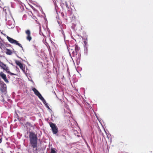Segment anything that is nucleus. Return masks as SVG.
<instances>
[{
  "mask_svg": "<svg viewBox=\"0 0 153 153\" xmlns=\"http://www.w3.org/2000/svg\"><path fill=\"white\" fill-rule=\"evenodd\" d=\"M0 76L3 79L6 77V75L2 72H0Z\"/></svg>",
  "mask_w": 153,
  "mask_h": 153,
  "instance_id": "nucleus-12",
  "label": "nucleus"
},
{
  "mask_svg": "<svg viewBox=\"0 0 153 153\" xmlns=\"http://www.w3.org/2000/svg\"><path fill=\"white\" fill-rule=\"evenodd\" d=\"M65 3H66V7H67V6H68V5H67V2H65Z\"/></svg>",
  "mask_w": 153,
  "mask_h": 153,
  "instance_id": "nucleus-25",
  "label": "nucleus"
},
{
  "mask_svg": "<svg viewBox=\"0 0 153 153\" xmlns=\"http://www.w3.org/2000/svg\"><path fill=\"white\" fill-rule=\"evenodd\" d=\"M84 47H87V42L85 41H84Z\"/></svg>",
  "mask_w": 153,
  "mask_h": 153,
  "instance_id": "nucleus-17",
  "label": "nucleus"
},
{
  "mask_svg": "<svg viewBox=\"0 0 153 153\" xmlns=\"http://www.w3.org/2000/svg\"><path fill=\"white\" fill-rule=\"evenodd\" d=\"M75 55H76L79 50V48L77 45H76L75 47Z\"/></svg>",
  "mask_w": 153,
  "mask_h": 153,
  "instance_id": "nucleus-9",
  "label": "nucleus"
},
{
  "mask_svg": "<svg viewBox=\"0 0 153 153\" xmlns=\"http://www.w3.org/2000/svg\"><path fill=\"white\" fill-rule=\"evenodd\" d=\"M84 54L86 55L88 54V48L87 47H84Z\"/></svg>",
  "mask_w": 153,
  "mask_h": 153,
  "instance_id": "nucleus-11",
  "label": "nucleus"
},
{
  "mask_svg": "<svg viewBox=\"0 0 153 153\" xmlns=\"http://www.w3.org/2000/svg\"><path fill=\"white\" fill-rule=\"evenodd\" d=\"M29 138L30 144L31 146L35 149V151L37 150L38 138L36 134L33 132H29Z\"/></svg>",
  "mask_w": 153,
  "mask_h": 153,
  "instance_id": "nucleus-1",
  "label": "nucleus"
},
{
  "mask_svg": "<svg viewBox=\"0 0 153 153\" xmlns=\"http://www.w3.org/2000/svg\"><path fill=\"white\" fill-rule=\"evenodd\" d=\"M75 51L74 52V51H73L72 52V53L73 54V55H75Z\"/></svg>",
  "mask_w": 153,
  "mask_h": 153,
  "instance_id": "nucleus-21",
  "label": "nucleus"
},
{
  "mask_svg": "<svg viewBox=\"0 0 153 153\" xmlns=\"http://www.w3.org/2000/svg\"><path fill=\"white\" fill-rule=\"evenodd\" d=\"M40 99L42 100V101L43 102V103L45 104V105L47 104V103H46V102L45 100V99H44V98L42 97Z\"/></svg>",
  "mask_w": 153,
  "mask_h": 153,
  "instance_id": "nucleus-13",
  "label": "nucleus"
},
{
  "mask_svg": "<svg viewBox=\"0 0 153 153\" xmlns=\"http://www.w3.org/2000/svg\"><path fill=\"white\" fill-rule=\"evenodd\" d=\"M7 39L9 42L11 43L17 45H18L20 47L22 48V49L23 50V48L21 44L19 43L17 41L15 40L13 38L8 36H7Z\"/></svg>",
  "mask_w": 153,
  "mask_h": 153,
  "instance_id": "nucleus-2",
  "label": "nucleus"
},
{
  "mask_svg": "<svg viewBox=\"0 0 153 153\" xmlns=\"http://www.w3.org/2000/svg\"><path fill=\"white\" fill-rule=\"evenodd\" d=\"M0 66L4 70H5L7 72L9 70L8 67L6 65L4 64L2 62L0 61Z\"/></svg>",
  "mask_w": 153,
  "mask_h": 153,
  "instance_id": "nucleus-7",
  "label": "nucleus"
},
{
  "mask_svg": "<svg viewBox=\"0 0 153 153\" xmlns=\"http://www.w3.org/2000/svg\"><path fill=\"white\" fill-rule=\"evenodd\" d=\"M7 72L11 75H16V74L11 72L10 71H9V70L7 71Z\"/></svg>",
  "mask_w": 153,
  "mask_h": 153,
  "instance_id": "nucleus-15",
  "label": "nucleus"
},
{
  "mask_svg": "<svg viewBox=\"0 0 153 153\" xmlns=\"http://www.w3.org/2000/svg\"><path fill=\"white\" fill-rule=\"evenodd\" d=\"M2 141V138L0 139V143H1Z\"/></svg>",
  "mask_w": 153,
  "mask_h": 153,
  "instance_id": "nucleus-22",
  "label": "nucleus"
},
{
  "mask_svg": "<svg viewBox=\"0 0 153 153\" xmlns=\"http://www.w3.org/2000/svg\"><path fill=\"white\" fill-rule=\"evenodd\" d=\"M3 79L6 82L8 83L9 82L8 80L6 78V77L4 79Z\"/></svg>",
  "mask_w": 153,
  "mask_h": 153,
  "instance_id": "nucleus-18",
  "label": "nucleus"
},
{
  "mask_svg": "<svg viewBox=\"0 0 153 153\" xmlns=\"http://www.w3.org/2000/svg\"><path fill=\"white\" fill-rule=\"evenodd\" d=\"M6 51L5 52L8 55H11L12 53V51L10 49L6 48Z\"/></svg>",
  "mask_w": 153,
  "mask_h": 153,
  "instance_id": "nucleus-10",
  "label": "nucleus"
},
{
  "mask_svg": "<svg viewBox=\"0 0 153 153\" xmlns=\"http://www.w3.org/2000/svg\"><path fill=\"white\" fill-rule=\"evenodd\" d=\"M6 20L8 28L11 29L14 27L15 26V22L13 19L8 20H7V19H6Z\"/></svg>",
  "mask_w": 153,
  "mask_h": 153,
  "instance_id": "nucleus-4",
  "label": "nucleus"
},
{
  "mask_svg": "<svg viewBox=\"0 0 153 153\" xmlns=\"http://www.w3.org/2000/svg\"><path fill=\"white\" fill-rule=\"evenodd\" d=\"M96 117L98 119V118L97 117L96 115Z\"/></svg>",
  "mask_w": 153,
  "mask_h": 153,
  "instance_id": "nucleus-30",
  "label": "nucleus"
},
{
  "mask_svg": "<svg viewBox=\"0 0 153 153\" xmlns=\"http://www.w3.org/2000/svg\"><path fill=\"white\" fill-rule=\"evenodd\" d=\"M25 33L27 35L26 37L27 39L29 41H30L32 39V37L30 36V31L29 30H27L25 31Z\"/></svg>",
  "mask_w": 153,
  "mask_h": 153,
  "instance_id": "nucleus-5",
  "label": "nucleus"
},
{
  "mask_svg": "<svg viewBox=\"0 0 153 153\" xmlns=\"http://www.w3.org/2000/svg\"><path fill=\"white\" fill-rule=\"evenodd\" d=\"M45 106L48 108V109L50 110L51 111V109L49 107V106L48 105V104H47V105H45Z\"/></svg>",
  "mask_w": 153,
  "mask_h": 153,
  "instance_id": "nucleus-19",
  "label": "nucleus"
},
{
  "mask_svg": "<svg viewBox=\"0 0 153 153\" xmlns=\"http://www.w3.org/2000/svg\"><path fill=\"white\" fill-rule=\"evenodd\" d=\"M56 149L54 148H51V153H56Z\"/></svg>",
  "mask_w": 153,
  "mask_h": 153,
  "instance_id": "nucleus-14",
  "label": "nucleus"
},
{
  "mask_svg": "<svg viewBox=\"0 0 153 153\" xmlns=\"http://www.w3.org/2000/svg\"><path fill=\"white\" fill-rule=\"evenodd\" d=\"M13 53H15V54H16V51H13Z\"/></svg>",
  "mask_w": 153,
  "mask_h": 153,
  "instance_id": "nucleus-27",
  "label": "nucleus"
},
{
  "mask_svg": "<svg viewBox=\"0 0 153 153\" xmlns=\"http://www.w3.org/2000/svg\"><path fill=\"white\" fill-rule=\"evenodd\" d=\"M62 34L64 35V36L65 37V34L63 32V30L62 31Z\"/></svg>",
  "mask_w": 153,
  "mask_h": 153,
  "instance_id": "nucleus-23",
  "label": "nucleus"
},
{
  "mask_svg": "<svg viewBox=\"0 0 153 153\" xmlns=\"http://www.w3.org/2000/svg\"><path fill=\"white\" fill-rule=\"evenodd\" d=\"M4 45L1 43H0V48H4Z\"/></svg>",
  "mask_w": 153,
  "mask_h": 153,
  "instance_id": "nucleus-16",
  "label": "nucleus"
},
{
  "mask_svg": "<svg viewBox=\"0 0 153 153\" xmlns=\"http://www.w3.org/2000/svg\"><path fill=\"white\" fill-rule=\"evenodd\" d=\"M23 71L24 72H25V67H23V68L22 69Z\"/></svg>",
  "mask_w": 153,
  "mask_h": 153,
  "instance_id": "nucleus-20",
  "label": "nucleus"
},
{
  "mask_svg": "<svg viewBox=\"0 0 153 153\" xmlns=\"http://www.w3.org/2000/svg\"><path fill=\"white\" fill-rule=\"evenodd\" d=\"M27 125L28 124V125H30V124L29 123H27Z\"/></svg>",
  "mask_w": 153,
  "mask_h": 153,
  "instance_id": "nucleus-28",
  "label": "nucleus"
},
{
  "mask_svg": "<svg viewBox=\"0 0 153 153\" xmlns=\"http://www.w3.org/2000/svg\"><path fill=\"white\" fill-rule=\"evenodd\" d=\"M15 61L16 64L19 66L20 69H22L23 67L22 64L19 61L15 60Z\"/></svg>",
  "mask_w": 153,
  "mask_h": 153,
  "instance_id": "nucleus-8",
  "label": "nucleus"
},
{
  "mask_svg": "<svg viewBox=\"0 0 153 153\" xmlns=\"http://www.w3.org/2000/svg\"><path fill=\"white\" fill-rule=\"evenodd\" d=\"M28 79L29 80V81H30V79H29V78H28Z\"/></svg>",
  "mask_w": 153,
  "mask_h": 153,
  "instance_id": "nucleus-29",
  "label": "nucleus"
},
{
  "mask_svg": "<svg viewBox=\"0 0 153 153\" xmlns=\"http://www.w3.org/2000/svg\"><path fill=\"white\" fill-rule=\"evenodd\" d=\"M30 81H31V82H33V80H32V79H31V80H30Z\"/></svg>",
  "mask_w": 153,
  "mask_h": 153,
  "instance_id": "nucleus-24",
  "label": "nucleus"
},
{
  "mask_svg": "<svg viewBox=\"0 0 153 153\" xmlns=\"http://www.w3.org/2000/svg\"><path fill=\"white\" fill-rule=\"evenodd\" d=\"M50 126L51 127L52 132L54 134H57L58 131V127L56 125L52 122H50L49 123Z\"/></svg>",
  "mask_w": 153,
  "mask_h": 153,
  "instance_id": "nucleus-3",
  "label": "nucleus"
},
{
  "mask_svg": "<svg viewBox=\"0 0 153 153\" xmlns=\"http://www.w3.org/2000/svg\"><path fill=\"white\" fill-rule=\"evenodd\" d=\"M19 153V152H17V153Z\"/></svg>",
  "mask_w": 153,
  "mask_h": 153,
  "instance_id": "nucleus-31",
  "label": "nucleus"
},
{
  "mask_svg": "<svg viewBox=\"0 0 153 153\" xmlns=\"http://www.w3.org/2000/svg\"><path fill=\"white\" fill-rule=\"evenodd\" d=\"M32 90L34 92L35 94L37 96L39 99L42 97L41 94L36 88H33L32 89Z\"/></svg>",
  "mask_w": 153,
  "mask_h": 153,
  "instance_id": "nucleus-6",
  "label": "nucleus"
},
{
  "mask_svg": "<svg viewBox=\"0 0 153 153\" xmlns=\"http://www.w3.org/2000/svg\"><path fill=\"white\" fill-rule=\"evenodd\" d=\"M16 56H17L18 58H20V57H19L18 55H16Z\"/></svg>",
  "mask_w": 153,
  "mask_h": 153,
  "instance_id": "nucleus-26",
  "label": "nucleus"
}]
</instances>
